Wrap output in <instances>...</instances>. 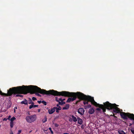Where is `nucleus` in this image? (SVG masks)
Listing matches in <instances>:
<instances>
[{
	"label": "nucleus",
	"instance_id": "aec40b11",
	"mask_svg": "<svg viewBox=\"0 0 134 134\" xmlns=\"http://www.w3.org/2000/svg\"><path fill=\"white\" fill-rule=\"evenodd\" d=\"M65 103V102H63V101H61L60 102V101L59 102V104L61 105H62L64 104Z\"/></svg>",
	"mask_w": 134,
	"mask_h": 134
},
{
	"label": "nucleus",
	"instance_id": "4468645a",
	"mask_svg": "<svg viewBox=\"0 0 134 134\" xmlns=\"http://www.w3.org/2000/svg\"><path fill=\"white\" fill-rule=\"evenodd\" d=\"M21 104H27V100L25 99L24 100L21 101Z\"/></svg>",
	"mask_w": 134,
	"mask_h": 134
},
{
	"label": "nucleus",
	"instance_id": "bb28decb",
	"mask_svg": "<svg viewBox=\"0 0 134 134\" xmlns=\"http://www.w3.org/2000/svg\"><path fill=\"white\" fill-rule=\"evenodd\" d=\"M55 100L57 102H59L60 101V100H59V98H58V97H55Z\"/></svg>",
	"mask_w": 134,
	"mask_h": 134
},
{
	"label": "nucleus",
	"instance_id": "de8ad7c7",
	"mask_svg": "<svg viewBox=\"0 0 134 134\" xmlns=\"http://www.w3.org/2000/svg\"><path fill=\"white\" fill-rule=\"evenodd\" d=\"M78 102V101H77V102H76V103H77V102Z\"/></svg>",
	"mask_w": 134,
	"mask_h": 134
},
{
	"label": "nucleus",
	"instance_id": "4c0bfd02",
	"mask_svg": "<svg viewBox=\"0 0 134 134\" xmlns=\"http://www.w3.org/2000/svg\"><path fill=\"white\" fill-rule=\"evenodd\" d=\"M6 119V118H4L3 119V120L4 121H7V119Z\"/></svg>",
	"mask_w": 134,
	"mask_h": 134
},
{
	"label": "nucleus",
	"instance_id": "f704fd0d",
	"mask_svg": "<svg viewBox=\"0 0 134 134\" xmlns=\"http://www.w3.org/2000/svg\"><path fill=\"white\" fill-rule=\"evenodd\" d=\"M91 105H88L87 106V107L88 108H89L91 107Z\"/></svg>",
	"mask_w": 134,
	"mask_h": 134
},
{
	"label": "nucleus",
	"instance_id": "2f4dec72",
	"mask_svg": "<svg viewBox=\"0 0 134 134\" xmlns=\"http://www.w3.org/2000/svg\"><path fill=\"white\" fill-rule=\"evenodd\" d=\"M59 100L60 101H63L64 100H65V99H62L61 98H59Z\"/></svg>",
	"mask_w": 134,
	"mask_h": 134
},
{
	"label": "nucleus",
	"instance_id": "1a4fd4ad",
	"mask_svg": "<svg viewBox=\"0 0 134 134\" xmlns=\"http://www.w3.org/2000/svg\"><path fill=\"white\" fill-rule=\"evenodd\" d=\"M95 112L93 108H92L89 109L88 113L90 114H93Z\"/></svg>",
	"mask_w": 134,
	"mask_h": 134
},
{
	"label": "nucleus",
	"instance_id": "9d476101",
	"mask_svg": "<svg viewBox=\"0 0 134 134\" xmlns=\"http://www.w3.org/2000/svg\"><path fill=\"white\" fill-rule=\"evenodd\" d=\"M55 111V108L54 107V108L51 109V110L49 109L48 110V112L49 114H52Z\"/></svg>",
	"mask_w": 134,
	"mask_h": 134
},
{
	"label": "nucleus",
	"instance_id": "ddd939ff",
	"mask_svg": "<svg viewBox=\"0 0 134 134\" xmlns=\"http://www.w3.org/2000/svg\"><path fill=\"white\" fill-rule=\"evenodd\" d=\"M55 109H56V112L57 113H58L59 112V110H60L61 109V108L60 107H54Z\"/></svg>",
	"mask_w": 134,
	"mask_h": 134
},
{
	"label": "nucleus",
	"instance_id": "6e6552de",
	"mask_svg": "<svg viewBox=\"0 0 134 134\" xmlns=\"http://www.w3.org/2000/svg\"><path fill=\"white\" fill-rule=\"evenodd\" d=\"M85 112L84 109L82 108H79L78 110V113L81 115H83Z\"/></svg>",
	"mask_w": 134,
	"mask_h": 134
},
{
	"label": "nucleus",
	"instance_id": "79ce46f5",
	"mask_svg": "<svg viewBox=\"0 0 134 134\" xmlns=\"http://www.w3.org/2000/svg\"><path fill=\"white\" fill-rule=\"evenodd\" d=\"M81 128H82V129H83V128H84V126H83V125H82L81 126Z\"/></svg>",
	"mask_w": 134,
	"mask_h": 134
},
{
	"label": "nucleus",
	"instance_id": "c756f323",
	"mask_svg": "<svg viewBox=\"0 0 134 134\" xmlns=\"http://www.w3.org/2000/svg\"><path fill=\"white\" fill-rule=\"evenodd\" d=\"M49 129L50 130L51 133L52 134H53V131L52 130L51 128V127H49Z\"/></svg>",
	"mask_w": 134,
	"mask_h": 134
},
{
	"label": "nucleus",
	"instance_id": "c03bdc74",
	"mask_svg": "<svg viewBox=\"0 0 134 134\" xmlns=\"http://www.w3.org/2000/svg\"><path fill=\"white\" fill-rule=\"evenodd\" d=\"M57 107H60V106H59V104H57Z\"/></svg>",
	"mask_w": 134,
	"mask_h": 134
},
{
	"label": "nucleus",
	"instance_id": "a18cd8bd",
	"mask_svg": "<svg viewBox=\"0 0 134 134\" xmlns=\"http://www.w3.org/2000/svg\"><path fill=\"white\" fill-rule=\"evenodd\" d=\"M10 134H13V132L12 131H11Z\"/></svg>",
	"mask_w": 134,
	"mask_h": 134
},
{
	"label": "nucleus",
	"instance_id": "7ed1b4c3",
	"mask_svg": "<svg viewBox=\"0 0 134 134\" xmlns=\"http://www.w3.org/2000/svg\"><path fill=\"white\" fill-rule=\"evenodd\" d=\"M104 104H99V105L97 107L99 108H97L96 111L97 113H104L106 111V109H112L114 105H116L115 104H111L109 103V102H107L103 103Z\"/></svg>",
	"mask_w": 134,
	"mask_h": 134
},
{
	"label": "nucleus",
	"instance_id": "dca6fc26",
	"mask_svg": "<svg viewBox=\"0 0 134 134\" xmlns=\"http://www.w3.org/2000/svg\"><path fill=\"white\" fill-rule=\"evenodd\" d=\"M38 105H31L30 106L29 108L30 109H31L33 108H35L36 107H38Z\"/></svg>",
	"mask_w": 134,
	"mask_h": 134
},
{
	"label": "nucleus",
	"instance_id": "49530a36",
	"mask_svg": "<svg viewBox=\"0 0 134 134\" xmlns=\"http://www.w3.org/2000/svg\"><path fill=\"white\" fill-rule=\"evenodd\" d=\"M63 134H69V133H63Z\"/></svg>",
	"mask_w": 134,
	"mask_h": 134
},
{
	"label": "nucleus",
	"instance_id": "f03ea898",
	"mask_svg": "<svg viewBox=\"0 0 134 134\" xmlns=\"http://www.w3.org/2000/svg\"><path fill=\"white\" fill-rule=\"evenodd\" d=\"M83 94L80 92L76 93L70 92L66 91L58 92L55 91V96H62L65 97H72L69 98L66 101L67 102H69L75 100L77 97L80 100H83Z\"/></svg>",
	"mask_w": 134,
	"mask_h": 134
},
{
	"label": "nucleus",
	"instance_id": "37998d69",
	"mask_svg": "<svg viewBox=\"0 0 134 134\" xmlns=\"http://www.w3.org/2000/svg\"><path fill=\"white\" fill-rule=\"evenodd\" d=\"M40 110H40V109H38V112H40Z\"/></svg>",
	"mask_w": 134,
	"mask_h": 134
},
{
	"label": "nucleus",
	"instance_id": "2eb2a0df",
	"mask_svg": "<svg viewBox=\"0 0 134 134\" xmlns=\"http://www.w3.org/2000/svg\"><path fill=\"white\" fill-rule=\"evenodd\" d=\"M69 108V105L67 104L65 105V106L63 108V110L68 109Z\"/></svg>",
	"mask_w": 134,
	"mask_h": 134
},
{
	"label": "nucleus",
	"instance_id": "412c9836",
	"mask_svg": "<svg viewBox=\"0 0 134 134\" xmlns=\"http://www.w3.org/2000/svg\"><path fill=\"white\" fill-rule=\"evenodd\" d=\"M85 100L83 102V103L84 105H86V104H88V100Z\"/></svg>",
	"mask_w": 134,
	"mask_h": 134
},
{
	"label": "nucleus",
	"instance_id": "a19ab883",
	"mask_svg": "<svg viewBox=\"0 0 134 134\" xmlns=\"http://www.w3.org/2000/svg\"><path fill=\"white\" fill-rule=\"evenodd\" d=\"M77 120L78 119V120H80V119H81L79 117H77Z\"/></svg>",
	"mask_w": 134,
	"mask_h": 134
},
{
	"label": "nucleus",
	"instance_id": "c85d7f7f",
	"mask_svg": "<svg viewBox=\"0 0 134 134\" xmlns=\"http://www.w3.org/2000/svg\"><path fill=\"white\" fill-rule=\"evenodd\" d=\"M131 131L134 134V128H132L131 129Z\"/></svg>",
	"mask_w": 134,
	"mask_h": 134
},
{
	"label": "nucleus",
	"instance_id": "f8f14e48",
	"mask_svg": "<svg viewBox=\"0 0 134 134\" xmlns=\"http://www.w3.org/2000/svg\"><path fill=\"white\" fill-rule=\"evenodd\" d=\"M13 94H16V97H22L23 96V95H20V94H20V93H12V94L11 95V96H6V95H4V96H11Z\"/></svg>",
	"mask_w": 134,
	"mask_h": 134
},
{
	"label": "nucleus",
	"instance_id": "f3484780",
	"mask_svg": "<svg viewBox=\"0 0 134 134\" xmlns=\"http://www.w3.org/2000/svg\"><path fill=\"white\" fill-rule=\"evenodd\" d=\"M83 123V121L82 119H80L78 121V123L80 125L82 124Z\"/></svg>",
	"mask_w": 134,
	"mask_h": 134
},
{
	"label": "nucleus",
	"instance_id": "9b49d317",
	"mask_svg": "<svg viewBox=\"0 0 134 134\" xmlns=\"http://www.w3.org/2000/svg\"><path fill=\"white\" fill-rule=\"evenodd\" d=\"M69 116L72 117V121L74 122H76L77 121V119L76 117L74 116L73 115H70Z\"/></svg>",
	"mask_w": 134,
	"mask_h": 134
},
{
	"label": "nucleus",
	"instance_id": "20e7f679",
	"mask_svg": "<svg viewBox=\"0 0 134 134\" xmlns=\"http://www.w3.org/2000/svg\"><path fill=\"white\" fill-rule=\"evenodd\" d=\"M83 100H88L91 102V104L94 105L96 107H97L99 105V104L97 103L94 100V98L90 96H86L83 94Z\"/></svg>",
	"mask_w": 134,
	"mask_h": 134
},
{
	"label": "nucleus",
	"instance_id": "4be33fe9",
	"mask_svg": "<svg viewBox=\"0 0 134 134\" xmlns=\"http://www.w3.org/2000/svg\"><path fill=\"white\" fill-rule=\"evenodd\" d=\"M16 119V118L14 117H13L12 118L10 119V122H13V121L15 120Z\"/></svg>",
	"mask_w": 134,
	"mask_h": 134
},
{
	"label": "nucleus",
	"instance_id": "72a5a7b5",
	"mask_svg": "<svg viewBox=\"0 0 134 134\" xmlns=\"http://www.w3.org/2000/svg\"><path fill=\"white\" fill-rule=\"evenodd\" d=\"M21 130H19L18 131V133L17 134H20L21 133Z\"/></svg>",
	"mask_w": 134,
	"mask_h": 134
},
{
	"label": "nucleus",
	"instance_id": "423d86ee",
	"mask_svg": "<svg viewBox=\"0 0 134 134\" xmlns=\"http://www.w3.org/2000/svg\"><path fill=\"white\" fill-rule=\"evenodd\" d=\"M131 114H130L129 113H125L124 112H122L120 113V115L122 118L124 119H127V117L129 118L130 119L132 120V118L130 116Z\"/></svg>",
	"mask_w": 134,
	"mask_h": 134
},
{
	"label": "nucleus",
	"instance_id": "473e14b6",
	"mask_svg": "<svg viewBox=\"0 0 134 134\" xmlns=\"http://www.w3.org/2000/svg\"><path fill=\"white\" fill-rule=\"evenodd\" d=\"M54 125L55 126V127H58L59 126V125L58 124H56V123H55L54 124Z\"/></svg>",
	"mask_w": 134,
	"mask_h": 134
},
{
	"label": "nucleus",
	"instance_id": "f257e3e1",
	"mask_svg": "<svg viewBox=\"0 0 134 134\" xmlns=\"http://www.w3.org/2000/svg\"><path fill=\"white\" fill-rule=\"evenodd\" d=\"M55 91L52 90L48 91L44 89H41L40 88L36 86L30 85L28 86L23 85L22 86L13 87L10 88L7 90V96L11 95L13 93L23 94H26L28 93L31 94H35L38 96L41 97V96L39 94V93L43 94L52 95L55 96Z\"/></svg>",
	"mask_w": 134,
	"mask_h": 134
},
{
	"label": "nucleus",
	"instance_id": "393cba45",
	"mask_svg": "<svg viewBox=\"0 0 134 134\" xmlns=\"http://www.w3.org/2000/svg\"><path fill=\"white\" fill-rule=\"evenodd\" d=\"M41 103L45 105H47L46 102L44 101V100H43L42 101H41Z\"/></svg>",
	"mask_w": 134,
	"mask_h": 134
},
{
	"label": "nucleus",
	"instance_id": "cd10ccee",
	"mask_svg": "<svg viewBox=\"0 0 134 134\" xmlns=\"http://www.w3.org/2000/svg\"><path fill=\"white\" fill-rule=\"evenodd\" d=\"M130 116L132 118L131 120H134V114H131Z\"/></svg>",
	"mask_w": 134,
	"mask_h": 134
},
{
	"label": "nucleus",
	"instance_id": "7c9ffc66",
	"mask_svg": "<svg viewBox=\"0 0 134 134\" xmlns=\"http://www.w3.org/2000/svg\"><path fill=\"white\" fill-rule=\"evenodd\" d=\"M32 100H33V101H34V100H37L36 98L34 97H33L32 98Z\"/></svg>",
	"mask_w": 134,
	"mask_h": 134
},
{
	"label": "nucleus",
	"instance_id": "39448f33",
	"mask_svg": "<svg viewBox=\"0 0 134 134\" xmlns=\"http://www.w3.org/2000/svg\"><path fill=\"white\" fill-rule=\"evenodd\" d=\"M36 116L35 115L27 116L26 118V121L29 123H32L36 120Z\"/></svg>",
	"mask_w": 134,
	"mask_h": 134
},
{
	"label": "nucleus",
	"instance_id": "e433bc0d",
	"mask_svg": "<svg viewBox=\"0 0 134 134\" xmlns=\"http://www.w3.org/2000/svg\"><path fill=\"white\" fill-rule=\"evenodd\" d=\"M111 116H113L115 118H117V117L116 116H115V115H114V114H113V115H111Z\"/></svg>",
	"mask_w": 134,
	"mask_h": 134
},
{
	"label": "nucleus",
	"instance_id": "58836bf2",
	"mask_svg": "<svg viewBox=\"0 0 134 134\" xmlns=\"http://www.w3.org/2000/svg\"><path fill=\"white\" fill-rule=\"evenodd\" d=\"M11 117V116L10 115H9V116L8 117V120H9L10 119V118Z\"/></svg>",
	"mask_w": 134,
	"mask_h": 134
},
{
	"label": "nucleus",
	"instance_id": "a211bd4d",
	"mask_svg": "<svg viewBox=\"0 0 134 134\" xmlns=\"http://www.w3.org/2000/svg\"><path fill=\"white\" fill-rule=\"evenodd\" d=\"M118 133L119 134H125V133L124 132L123 130H121V131H118Z\"/></svg>",
	"mask_w": 134,
	"mask_h": 134
},
{
	"label": "nucleus",
	"instance_id": "6ab92c4d",
	"mask_svg": "<svg viewBox=\"0 0 134 134\" xmlns=\"http://www.w3.org/2000/svg\"><path fill=\"white\" fill-rule=\"evenodd\" d=\"M47 121V118L46 116H45L44 118L42 120V121L43 123H44Z\"/></svg>",
	"mask_w": 134,
	"mask_h": 134
},
{
	"label": "nucleus",
	"instance_id": "c9c22d12",
	"mask_svg": "<svg viewBox=\"0 0 134 134\" xmlns=\"http://www.w3.org/2000/svg\"><path fill=\"white\" fill-rule=\"evenodd\" d=\"M37 102L39 104H40L41 102V101H38Z\"/></svg>",
	"mask_w": 134,
	"mask_h": 134
},
{
	"label": "nucleus",
	"instance_id": "b1692460",
	"mask_svg": "<svg viewBox=\"0 0 134 134\" xmlns=\"http://www.w3.org/2000/svg\"><path fill=\"white\" fill-rule=\"evenodd\" d=\"M32 102V101L31 99L29 98V100H28V103L29 104H31V103Z\"/></svg>",
	"mask_w": 134,
	"mask_h": 134
},
{
	"label": "nucleus",
	"instance_id": "0eeeda50",
	"mask_svg": "<svg viewBox=\"0 0 134 134\" xmlns=\"http://www.w3.org/2000/svg\"><path fill=\"white\" fill-rule=\"evenodd\" d=\"M118 106L116 104V105H114L113 106V108H112L111 109H108V110H112V109H113V111L115 113H119L120 112V109L116 107Z\"/></svg>",
	"mask_w": 134,
	"mask_h": 134
},
{
	"label": "nucleus",
	"instance_id": "a878e982",
	"mask_svg": "<svg viewBox=\"0 0 134 134\" xmlns=\"http://www.w3.org/2000/svg\"><path fill=\"white\" fill-rule=\"evenodd\" d=\"M71 117H70V116H69V121L70 122H72V118Z\"/></svg>",
	"mask_w": 134,
	"mask_h": 134
},
{
	"label": "nucleus",
	"instance_id": "ea45409f",
	"mask_svg": "<svg viewBox=\"0 0 134 134\" xmlns=\"http://www.w3.org/2000/svg\"><path fill=\"white\" fill-rule=\"evenodd\" d=\"M31 105H34V103L32 101L31 102Z\"/></svg>",
	"mask_w": 134,
	"mask_h": 134
},
{
	"label": "nucleus",
	"instance_id": "5701e85b",
	"mask_svg": "<svg viewBox=\"0 0 134 134\" xmlns=\"http://www.w3.org/2000/svg\"><path fill=\"white\" fill-rule=\"evenodd\" d=\"M10 127L11 128H12L13 127V122H10Z\"/></svg>",
	"mask_w": 134,
	"mask_h": 134
}]
</instances>
